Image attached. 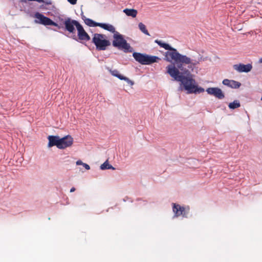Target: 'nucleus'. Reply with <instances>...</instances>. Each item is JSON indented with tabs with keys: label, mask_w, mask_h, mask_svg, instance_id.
<instances>
[{
	"label": "nucleus",
	"mask_w": 262,
	"mask_h": 262,
	"mask_svg": "<svg viewBox=\"0 0 262 262\" xmlns=\"http://www.w3.org/2000/svg\"><path fill=\"white\" fill-rule=\"evenodd\" d=\"M241 104L238 100H234L233 102L229 104L228 106L230 109H235L240 107Z\"/></svg>",
	"instance_id": "17"
},
{
	"label": "nucleus",
	"mask_w": 262,
	"mask_h": 262,
	"mask_svg": "<svg viewBox=\"0 0 262 262\" xmlns=\"http://www.w3.org/2000/svg\"><path fill=\"white\" fill-rule=\"evenodd\" d=\"M108 71L113 76L118 78L120 80H121L123 76V75L119 74V71L117 70H112L111 69H109Z\"/></svg>",
	"instance_id": "18"
},
{
	"label": "nucleus",
	"mask_w": 262,
	"mask_h": 262,
	"mask_svg": "<svg viewBox=\"0 0 262 262\" xmlns=\"http://www.w3.org/2000/svg\"><path fill=\"white\" fill-rule=\"evenodd\" d=\"M133 56L135 59L142 64H150L158 62L160 58L156 56H149L140 53L134 52Z\"/></svg>",
	"instance_id": "5"
},
{
	"label": "nucleus",
	"mask_w": 262,
	"mask_h": 262,
	"mask_svg": "<svg viewBox=\"0 0 262 262\" xmlns=\"http://www.w3.org/2000/svg\"><path fill=\"white\" fill-rule=\"evenodd\" d=\"M83 163L81 160H78L76 162V165H83Z\"/></svg>",
	"instance_id": "24"
},
{
	"label": "nucleus",
	"mask_w": 262,
	"mask_h": 262,
	"mask_svg": "<svg viewBox=\"0 0 262 262\" xmlns=\"http://www.w3.org/2000/svg\"><path fill=\"white\" fill-rule=\"evenodd\" d=\"M207 93L219 99L224 98L225 95L222 90L219 88H209L206 90Z\"/></svg>",
	"instance_id": "10"
},
{
	"label": "nucleus",
	"mask_w": 262,
	"mask_h": 262,
	"mask_svg": "<svg viewBox=\"0 0 262 262\" xmlns=\"http://www.w3.org/2000/svg\"><path fill=\"white\" fill-rule=\"evenodd\" d=\"M48 147L56 146L59 149H65L70 147L73 143V138L70 135H67L60 138L58 136H49Z\"/></svg>",
	"instance_id": "3"
},
{
	"label": "nucleus",
	"mask_w": 262,
	"mask_h": 262,
	"mask_svg": "<svg viewBox=\"0 0 262 262\" xmlns=\"http://www.w3.org/2000/svg\"><path fill=\"white\" fill-rule=\"evenodd\" d=\"M121 80H125L130 85H133L134 84V82L133 81H132L129 78H128L127 77H125V76H123Z\"/></svg>",
	"instance_id": "21"
},
{
	"label": "nucleus",
	"mask_w": 262,
	"mask_h": 262,
	"mask_svg": "<svg viewBox=\"0 0 262 262\" xmlns=\"http://www.w3.org/2000/svg\"><path fill=\"white\" fill-rule=\"evenodd\" d=\"M100 168L102 170L110 169H115L114 167H113L111 165L109 164L107 161H106L100 166Z\"/></svg>",
	"instance_id": "19"
},
{
	"label": "nucleus",
	"mask_w": 262,
	"mask_h": 262,
	"mask_svg": "<svg viewBox=\"0 0 262 262\" xmlns=\"http://www.w3.org/2000/svg\"><path fill=\"white\" fill-rule=\"evenodd\" d=\"M75 191V188L74 187H72V188L71 189V190H70V192H74V191Z\"/></svg>",
	"instance_id": "25"
},
{
	"label": "nucleus",
	"mask_w": 262,
	"mask_h": 262,
	"mask_svg": "<svg viewBox=\"0 0 262 262\" xmlns=\"http://www.w3.org/2000/svg\"><path fill=\"white\" fill-rule=\"evenodd\" d=\"M74 37L73 38H74V39H76V35H74Z\"/></svg>",
	"instance_id": "27"
},
{
	"label": "nucleus",
	"mask_w": 262,
	"mask_h": 262,
	"mask_svg": "<svg viewBox=\"0 0 262 262\" xmlns=\"http://www.w3.org/2000/svg\"><path fill=\"white\" fill-rule=\"evenodd\" d=\"M172 211L174 213V217L182 216L187 217L189 211V207L185 208L176 203H172Z\"/></svg>",
	"instance_id": "8"
},
{
	"label": "nucleus",
	"mask_w": 262,
	"mask_h": 262,
	"mask_svg": "<svg viewBox=\"0 0 262 262\" xmlns=\"http://www.w3.org/2000/svg\"><path fill=\"white\" fill-rule=\"evenodd\" d=\"M167 72L171 77L176 80L181 82L185 90L188 93H201L204 92V89L201 87H198L196 85L195 81L192 78L190 71L189 70L188 75L183 74L182 71L180 72L174 65L170 64L167 67Z\"/></svg>",
	"instance_id": "2"
},
{
	"label": "nucleus",
	"mask_w": 262,
	"mask_h": 262,
	"mask_svg": "<svg viewBox=\"0 0 262 262\" xmlns=\"http://www.w3.org/2000/svg\"><path fill=\"white\" fill-rule=\"evenodd\" d=\"M34 17L36 18L35 20L36 23L42 24L45 26H54L60 28V27L57 23L53 21L50 18L44 16L43 14L39 12L35 13Z\"/></svg>",
	"instance_id": "7"
},
{
	"label": "nucleus",
	"mask_w": 262,
	"mask_h": 262,
	"mask_svg": "<svg viewBox=\"0 0 262 262\" xmlns=\"http://www.w3.org/2000/svg\"><path fill=\"white\" fill-rule=\"evenodd\" d=\"M123 12L127 16H132L133 17H136L138 12L136 10L134 9H125L123 10Z\"/></svg>",
	"instance_id": "15"
},
{
	"label": "nucleus",
	"mask_w": 262,
	"mask_h": 262,
	"mask_svg": "<svg viewBox=\"0 0 262 262\" xmlns=\"http://www.w3.org/2000/svg\"><path fill=\"white\" fill-rule=\"evenodd\" d=\"M77 36L78 39L80 40L89 41L90 37L83 29L80 24L78 26L77 28Z\"/></svg>",
	"instance_id": "11"
},
{
	"label": "nucleus",
	"mask_w": 262,
	"mask_h": 262,
	"mask_svg": "<svg viewBox=\"0 0 262 262\" xmlns=\"http://www.w3.org/2000/svg\"><path fill=\"white\" fill-rule=\"evenodd\" d=\"M114 40L113 41V46L118 49L123 50L124 52H132V48L126 40L123 38L122 35L119 32H116L113 35Z\"/></svg>",
	"instance_id": "4"
},
{
	"label": "nucleus",
	"mask_w": 262,
	"mask_h": 262,
	"mask_svg": "<svg viewBox=\"0 0 262 262\" xmlns=\"http://www.w3.org/2000/svg\"><path fill=\"white\" fill-rule=\"evenodd\" d=\"M92 42L96 46L98 50H105L111 45L108 40L105 39V36L103 34L95 33L92 38Z\"/></svg>",
	"instance_id": "6"
},
{
	"label": "nucleus",
	"mask_w": 262,
	"mask_h": 262,
	"mask_svg": "<svg viewBox=\"0 0 262 262\" xmlns=\"http://www.w3.org/2000/svg\"><path fill=\"white\" fill-rule=\"evenodd\" d=\"M79 24L80 23L78 21L69 17L66 18L64 21L66 30L72 33H75V27L77 29Z\"/></svg>",
	"instance_id": "9"
},
{
	"label": "nucleus",
	"mask_w": 262,
	"mask_h": 262,
	"mask_svg": "<svg viewBox=\"0 0 262 262\" xmlns=\"http://www.w3.org/2000/svg\"><path fill=\"white\" fill-rule=\"evenodd\" d=\"M259 62L262 63V57L259 59Z\"/></svg>",
	"instance_id": "26"
},
{
	"label": "nucleus",
	"mask_w": 262,
	"mask_h": 262,
	"mask_svg": "<svg viewBox=\"0 0 262 262\" xmlns=\"http://www.w3.org/2000/svg\"><path fill=\"white\" fill-rule=\"evenodd\" d=\"M85 24L90 27H97L98 23L95 22L90 18H85L83 19Z\"/></svg>",
	"instance_id": "16"
},
{
	"label": "nucleus",
	"mask_w": 262,
	"mask_h": 262,
	"mask_svg": "<svg viewBox=\"0 0 262 262\" xmlns=\"http://www.w3.org/2000/svg\"><path fill=\"white\" fill-rule=\"evenodd\" d=\"M82 166L87 170H89L90 169V166L86 163H84Z\"/></svg>",
	"instance_id": "23"
},
{
	"label": "nucleus",
	"mask_w": 262,
	"mask_h": 262,
	"mask_svg": "<svg viewBox=\"0 0 262 262\" xmlns=\"http://www.w3.org/2000/svg\"><path fill=\"white\" fill-rule=\"evenodd\" d=\"M155 42L161 47L168 50L165 53L164 59L168 62L174 61L177 64L178 69L182 71L183 74L188 75L189 70L193 71L198 62H193L189 57L180 54L177 50L171 47L169 45L162 42V41L156 39Z\"/></svg>",
	"instance_id": "1"
},
{
	"label": "nucleus",
	"mask_w": 262,
	"mask_h": 262,
	"mask_svg": "<svg viewBox=\"0 0 262 262\" xmlns=\"http://www.w3.org/2000/svg\"><path fill=\"white\" fill-rule=\"evenodd\" d=\"M233 68L235 70L239 73H247L250 72L252 70V66L251 64L250 63H248L247 64L239 63L233 65Z\"/></svg>",
	"instance_id": "12"
},
{
	"label": "nucleus",
	"mask_w": 262,
	"mask_h": 262,
	"mask_svg": "<svg viewBox=\"0 0 262 262\" xmlns=\"http://www.w3.org/2000/svg\"><path fill=\"white\" fill-rule=\"evenodd\" d=\"M223 84L233 89H237L240 87L241 83L238 81L225 79L223 81Z\"/></svg>",
	"instance_id": "13"
},
{
	"label": "nucleus",
	"mask_w": 262,
	"mask_h": 262,
	"mask_svg": "<svg viewBox=\"0 0 262 262\" xmlns=\"http://www.w3.org/2000/svg\"><path fill=\"white\" fill-rule=\"evenodd\" d=\"M97 26L103 28V29L107 30L112 33H114V34L117 32L115 31V27L113 25L110 24L98 23Z\"/></svg>",
	"instance_id": "14"
},
{
	"label": "nucleus",
	"mask_w": 262,
	"mask_h": 262,
	"mask_svg": "<svg viewBox=\"0 0 262 262\" xmlns=\"http://www.w3.org/2000/svg\"><path fill=\"white\" fill-rule=\"evenodd\" d=\"M139 26V28L140 29V30L143 33H144L145 34L147 35H150V34H149L147 30L146 29V26H145V25H144L143 23H140L138 25Z\"/></svg>",
	"instance_id": "20"
},
{
	"label": "nucleus",
	"mask_w": 262,
	"mask_h": 262,
	"mask_svg": "<svg viewBox=\"0 0 262 262\" xmlns=\"http://www.w3.org/2000/svg\"><path fill=\"white\" fill-rule=\"evenodd\" d=\"M68 1L72 5L76 4L77 0H68Z\"/></svg>",
	"instance_id": "22"
}]
</instances>
